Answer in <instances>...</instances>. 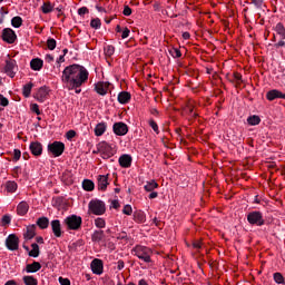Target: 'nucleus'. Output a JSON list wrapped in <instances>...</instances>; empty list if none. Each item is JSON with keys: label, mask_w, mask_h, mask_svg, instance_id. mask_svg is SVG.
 Segmentation results:
<instances>
[{"label": "nucleus", "mask_w": 285, "mask_h": 285, "mask_svg": "<svg viewBox=\"0 0 285 285\" xmlns=\"http://www.w3.org/2000/svg\"><path fill=\"white\" fill-rule=\"evenodd\" d=\"M30 68L31 70L39 71L43 68V60L39 58H35L30 61Z\"/></svg>", "instance_id": "nucleus-23"}, {"label": "nucleus", "mask_w": 285, "mask_h": 285, "mask_svg": "<svg viewBox=\"0 0 285 285\" xmlns=\"http://www.w3.org/2000/svg\"><path fill=\"white\" fill-rule=\"evenodd\" d=\"M112 130L118 137H124V135H128V125L125 122H116L112 126Z\"/></svg>", "instance_id": "nucleus-11"}, {"label": "nucleus", "mask_w": 285, "mask_h": 285, "mask_svg": "<svg viewBox=\"0 0 285 285\" xmlns=\"http://www.w3.org/2000/svg\"><path fill=\"white\" fill-rule=\"evenodd\" d=\"M169 55H171L174 59H179V57H181V50L177 48H171L169 49Z\"/></svg>", "instance_id": "nucleus-41"}, {"label": "nucleus", "mask_w": 285, "mask_h": 285, "mask_svg": "<svg viewBox=\"0 0 285 285\" xmlns=\"http://www.w3.org/2000/svg\"><path fill=\"white\" fill-rule=\"evenodd\" d=\"M247 222L252 226H264V224H266V220H264V214L258 210L249 212L247 214Z\"/></svg>", "instance_id": "nucleus-3"}, {"label": "nucleus", "mask_w": 285, "mask_h": 285, "mask_svg": "<svg viewBox=\"0 0 285 285\" xmlns=\"http://www.w3.org/2000/svg\"><path fill=\"white\" fill-rule=\"evenodd\" d=\"M247 124L249 126H259V124H262V118H259V116H257V115L249 116L247 118Z\"/></svg>", "instance_id": "nucleus-32"}, {"label": "nucleus", "mask_w": 285, "mask_h": 285, "mask_svg": "<svg viewBox=\"0 0 285 285\" xmlns=\"http://www.w3.org/2000/svg\"><path fill=\"white\" fill-rule=\"evenodd\" d=\"M118 101L119 104H128L130 101V92L121 91L118 95Z\"/></svg>", "instance_id": "nucleus-29"}, {"label": "nucleus", "mask_w": 285, "mask_h": 285, "mask_svg": "<svg viewBox=\"0 0 285 285\" xmlns=\"http://www.w3.org/2000/svg\"><path fill=\"white\" fill-rule=\"evenodd\" d=\"M96 10H98V12H106V9L100 6H96Z\"/></svg>", "instance_id": "nucleus-63"}, {"label": "nucleus", "mask_w": 285, "mask_h": 285, "mask_svg": "<svg viewBox=\"0 0 285 285\" xmlns=\"http://www.w3.org/2000/svg\"><path fill=\"white\" fill-rule=\"evenodd\" d=\"M105 53H106L107 57H112L115 55V47L107 46L105 48Z\"/></svg>", "instance_id": "nucleus-43"}, {"label": "nucleus", "mask_w": 285, "mask_h": 285, "mask_svg": "<svg viewBox=\"0 0 285 285\" xmlns=\"http://www.w3.org/2000/svg\"><path fill=\"white\" fill-rule=\"evenodd\" d=\"M4 285H17V281L14 279L8 281Z\"/></svg>", "instance_id": "nucleus-64"}, {"label": "nucleus", "mask_w": 285, "mask_h": 285, "mask_svg": "<svg viewBox=\"0 0 285 285\" xmlns=\"http://www.w3.org/2000/svg\"><path fill=\"white\" fill-rule=\"evenodd\" d=\"M6 190L7 193H17V189L19 188V185H17V183L14 180H8L6 183Z\"/></svg>", "instance_id": "nucleus-27"}, {"label": "nucleus", "mask_w": 285, "mask_h": 285, "mask_svg": "<svg viewBox=\"0 0 285 285\" xmlns=\"http://www.w3.org/2000/svg\"><path fill=\"white\" fill-rule=\"evenodd\" d=\"M234 78L236 79V81H242V73L234 72Z\"/></svg>", "instance_id": "nucleus-60"}, {"label": "nucleus", "mask_w": 285, "mask_h": 285, "mask_svg": "<svg viewBox=\"0 0 285 285\" xmlns=\"http://www.w3.org/2000/svg\"><path fill=\"white\" fill-rule=\"evenodd\" d=\"M8 104H9L8 98L3 97V95L0 94V106H3L6 108Z\"/></svg>", "instance_id": "nucleus-50"}, {"label": "nucleus", "mask_w": 285, "mask_h": 285, "mask_svg": "<svg viewBox=\"0 0 285 285\" xmlns=\"http://www.w3.org/2000/svg\"><path fill=\"white\" fill-rule=\"evenodd\" d=\"M41 10H42L43 14H50V12H52V10H55V7L50 2H45L41 7Z\"/></svg>", "instance_id": "nucleus-35"}, {"label": "nucleus", "mask_w": 285, "mask_h": 285, "mask_svg": "<svg viewBox=\"0 0 285 285\" xmlns=\"http://www.w3.org/2000/svg\"><path fill=\"white\" fill-rule=\"evenodd\" d=\"M29 257H39V245L33 243L31 244V250H29Z\"/></svg>", "instance_id": "nucleus-36"}, {"label": "nucleus", "mask_w": 285, "mask_h": 285, "mask_svg": "<svg viewBox=\"0 0 285 285\" xmlns=\"http://www.w3.org/2000/svg\"><path fill=\"white\" fill-rule=\"evenodd\" d=\"M28 210H30V205L28 202L22 200L17 206V213L20 215V217H23L24 215H28Z\"/></svg>", "instance_id": "nucleus-19"}, {"label": "nucleus", "mask_w": 285, "mask_h": 285, "mask_svg": "<svg viewBox=\"0 0 285 285\" xmlns=\"http://www.w3.org/2000/svg\"><path fill=\"white\" fill-rule=\"evenodd\" d=\"M65 224L69 230H79L81 228V217L77 215H71L65 218Z\"/></svg>", "instance_id": "nucleus-6"}, {"label": "nucleus", "mask_w": 285, "mask_h": 285, "mask_svg": "<svg viewBox=\"0 0 285 285\" xmlns=\"http://www.w3.org/2000/svg\"><path fill=\"white\" fill-rule=\"evenodd\" d=\"M284 40L285 39L281 38V40L277 43L274 45V48H284L285 47V41Z\"/></svg>", "instance_id": "nucleus-55"}, {"label": "nucleus", "mask_w": 285, "mask_h": 285, "mask_svg": "<svg viewBox=\"0 0 285 285\" xmlns=\"http://www.w3.org/2000/svg\"><path fill=\"white\" fill-rule=\"evenodd\" d=\"M122 13L125 17H130L132 14V9H130L128 6H125Z\"/></svg>", "instance_id": "nucleus-49"}, {"label": "nucleus", "mask_w": 285, "mask_h": 285, "mask_svg": "<svg viewBox=\"0 0 285 285\" xmlns=\"http://www.w3.org/2000/svg\"><path fill=\"white\" fill-rule=\"evenodd\" d=\"M108 188V175L98 176V190H106Z\"/></svg>", "instance_id": "nucleus-21"}, {"label": "nucleus", "mask_w": 285, "mask_h": 285, "mask_svg": "<svg viewBox=\"0 0 285 285\" xmlns=\"http://www.w3.org/2000/svg\"><path fill=\"white\" fill-rule=\"evenodd\" d=\"M47 48L49 50H55L57 48V40H55V38H49L47 40Z\"/></svg>", "instance_id": "nucleus-42"}, {"label": "nucleus", "mask_w": 285, "mask_h": 285, "mask_svg": "<svg viewBox=\"0 0 285 285\" xmlns=\"http://www.w3.org/2000/svg\"><path fill=\"white\" fill-rule=\"evenodd\" d=\"M37 235V226L29 225L27 226V232L24 233V239H32Z\"/></svg>", "instance_id": "nucleus-24"}, {"label": "nucleus", "mask_w": 285, "mask_h": 285, "mask_svg": "<svg viewBox=\"0 0 285 285\" xmlns=\"http://www.w3.org/2000/svg\"><path fill=\"white\" fill-rule=\"evenodd\" d=\"M273 277H274V282H275L276 284H283V285H285L284 275H282V273L276 272V273L273 274Z\"/></svg>", "instance_id": "nucleus-37"}, {"label": "nucleus", "mask_w": 285, "mask_h": 285, "mask_svg": "<svg viewBox=\"0 0 285 285\" xmlns=\"http://www.w3.org/2000/svg\"><path fill=\"white\" fill-rule=\"evenodd\" d=\"M121 168H130L132 166V157L128 154H124L118 159Z\"/></svg>", "instance_id": "nucleus-17"}, {"label": "nucleus", "mask_w": 285, "mask_h": 285, "mask_svg": "<svg viewBox=\"0 0 285 285\" xmlns=\"http://www.w3.org/2000/svg\"><path fill=\"white\" fill-rule=\"evenodd\" d=\"M48 150L53 157H61L66 150V145L61 141H53L48 145Z\"/></svg>", "instance_id": "nucleus-7"}, {"label": "nucleus", "mask_w": 285, "mask_h": 285, "mask_svg": "<svg viewBox=\"0 0 285 285\" xmlns=\"http://www.w3.org/2000/svg\"><path fill=\"white\" fill-rule=\"evenodd\" d=\"M59 284H61V285H70V279L63 278V277H59Z\"/></svg>", "instance_id": "nucleus-54"}, {"label": "nucleus", "mask_w": 285, "mask_h": 285, "mask_svg": "<svg viewBox=\"0 0 285 285\" xmlns=\"http://www.w3.org/2000/svg\"><path fill=\"white\" fill-rule=\"evenodd\" d=\"M90 72L81 65H70L62 71L61 81L63 88L67 90H75V88H81L82 83L88 81Z\"/></svg>", "instance_id": "nucleus-1"}, {"label": "nucleus", "mask_w": 285, "mask_h": 285, "mask_svg": "<svg viewBox=\"0 0 285 285\" xmlns=\"http://www.w3.org/2000/svg\"><path fill=\"white\" fill-rule=\"evenodd\" d=\"M90 27L94 28V30H99V28H101V19L99 18L91 19Z\"/></svg>", "instance_id": "nucleus-39"}, {"label": "nucleus", "mask_w": 285, "mask_h": 285, "mask_svg": "<svg viewBox=\"0 0 285 285\" xmlns=\"http://www.w3.org/2000/svg\"><path fill=\"white\" fill-rule=\"evenodd\" d=\"M66 137H67V139L70 141L71 139H75V137H77V131H75V130H69V131H67V134H66Z\"/></svg>", "instance_id": "nucleus-45"}, {"label": "nucleus", "mask_w": 285, "mask_h": 285, "mask_svg": "<svg viewBox=\"0 0 285 285\" xmlns=\"http://www.w3.org/2000/svg\"><path fill=\"white\" fill-rule=\"evenodd\" d=\"M51 230L55 237H61V222L59 219L51 222Z\"/></svg>", "instance_id": "nucleus-20"}, {"label": "nucleus", "mask_w": 285, "mask_h": 285, "mask_svg": "<svg viewBox=\"0 0 285 285\" xmlns=\"http://www.w3.org/2000/svg\"><path fill=\"white\" fill-rule=\"evenodd\" d=\"M11 26L13 28H21L23 26V19L19 16H16L11 19Z\"/></svg>", "instance_id": "nucleus-33"}, {"label": "nucleus", "mask_w": 285, "mask_h": 285, "mask_svg": "<svg viewBox=\"0 0 285 285\" xmlns=\"http://www.w3.org/2000/svg\"><path fill=\"white\" fill-rule=\"evenodd\" d=\"M98 153L102 159H110V157H114L116 151L115 148H112V145L101 141L98 144Z\"/></svg>", "instance_id": "nucleus-4"}, {"label": "nucleus", "mask_w": 285, "mask_h": 285, "mask_svg": "<svg viewBox=\"0 0 285 285\" xmlns=\"http://www.w3.org/2000/svg\"><path fill=\"white\" fill-rule=\"evenodd\" d=\"M193 246H194V248H196L197 250H199V248H202V242L196 240V242L193 243Z\"/></svg>", "instance_id": "nucleus-57"}, {"label": "nucleus", "mask_w": 285, "mask_h": 285, "mask_svg": "<svg viewBox=\"0 0 285 285\" xmlns=\"http://www.w3.org/2000/svg\"><path fill=\"white\" fill-rule=\"evenodd\" d=\"M32 111L36 112V115H41V111L39 110V105L37 104L32 105Z\"/></svg>", "instance_id": "nucleus-56"}, {"label": "nucleus", "mask_w": 285, "mask_h": 285, "mask_svg": "<svg viewBox=\"0 0 285 285\" xmlns=\"http://www.w3.org/2000/svg\"><path fill=\"white\" fill-rule=\"evenodd\" d=\"M130 37V29L125 28V30L121 33V39H128Z\"/></svg>", "instance_id": "nucleus-53"}, {"label": "nucleus", "mask_w": 285, "mask_h": 285, "mask_svg": "<svg viewBox=\"0 0 285 285\" xmlns=\"http://www.w3.org/2000/svg\"><path fill=\"white\" fill-rule=\"evenodd\" d=\"M35 98L37 101H40V104H43L46 99H48V88L47 87H40L38 91L36 92Z\"/></svg>", "instance_id": "nucleus-18"}, {"label": "nucleus", "mask_w": 285, "mask_h": 285, "mask_svg": "<svg viewBox=\"0 0 285 285\" xmlns=\"http://www.w3.org/2000/svg\"><path fill=\"white\" fill-rule=\"evenodd\" d=\"M21 159V150L14 149L13 150V161H19Z\"/></svg>", "instance_id": "nucleus-46"}, {"label": "nucleus", "mask_w": 285, "mask_h": 285, "mask_svg": "<svg viewBox=\"0 0 285 285\" xmlns=\"http://www.w3.org/2000/svg\"><path fill=\"white\" fill-rule=\"evenodd\" d=\"M33 86L35 85H32V82H29V83L23 86V89H22L23 97H26V98L30 97V94L32 92Z\"/></svg>", "instance_id": "nucleus-34"}, {"label": "nucleus", "mask_w": 285, "mask_h": 285, "mask_svg": "<svg viewBox=\"0 0 285 285\" xmlns=\"http://www.w3.org/2000/svg\"><path fill=\"white\" fill-rule=\"evenodd\" d=\"M6 246L9 250H18L19 249V237H17V235H14V234L9 235L6 240Z\"/></svg>", "instance_id": "nucleus-10"}, {"label": "nucleus", "mask_w": 285, "mask_h": 285, "mask_svg": "<svg viewBox=\"0 0 285 285\" xmlns=\"http://www.w3.org/2000/svg\"><path fill=\"white\" fill-rule=\"evenodd\" d=\"M124 215H132V207L130 205H126L122 209Z\"/></svg>", "instance_id": "nucleus-47"}, {"label": "nucleus", "mask_w": 285, "mask_h": 285, "mask_svg": "<svg viewBox=\"0 0 285 285\" xmlns=\"http://www.w3.org/2000/svg\"><path fill=\"white\" fill-rule=\"evenodd\" d=\"M2 39L6 43H14V41H17V33L14 30L6 28L2 30Z\"/></svg>", "instance_id": "nucleus-9"}, {"label": "nucleus", "mask_w": 285, "mask_h": 285, "mask_svg": "<svg viewBox=\"0 0 285 285\" xmlns=\"http://www.w3.org/2000/svg\"><path fill=\"white\" fill-rule=\"evenodd\" d=\"M90 215H104L106 213V203L100 199H91L88 204Z\"/></svg>", "instance_id": "nucleus-2"}, {"label": "nucleus", "mask_w": 285, "mask_h": 285, "mask_svg": "<svg viewBox=\"0 0 285 285\" xmlns=\"http://www.w3.org/2000/svg\"><path fill=\"white\" fill-rule=\"evenodd\" d=\"M24 285H39V281L35 276L26 275L22 277Z\"/></svg>", "instance_id": "nucleus-28"}, {"label": "nucleus", "mask_w": 285, "mask_h": 285, "mask_svg": "<svg viewBox=\"0 0 285 285\" xmlns=\"http://www.w3.org/2000/svg\"><path fill=\"white\" fill-rule=\"evenodd\" d=\"M82 188L87 190V193H91V190H95V183L90 179H85L82 181Z\"/></svg>", "instance_id": "nucleus-31"}, {"label": "nucleus", "mask_w": 285, "mask_h": 285, "mask_svg": "<svg viewBox=\"0 0 285 285\" xmlns=\"http://www.w3.org/2000/svg\"><path fill=\"white\" fill-rule=\"evenodd\" d=\"M37 226H39V228L43 230L48 228V226H50V220L48 219V217H40L37 220Z\"/></svg>", "instance_id": "nucleus-30"}, {"label": "nucleus", "mask_w": 285, "mask_h": 285, "mask_svg": "<svg viewBox=\"0 0 285 285\" xmlns=\"http://www.w3.org/2000/svg\"><path fill=\"white\" fill-rule=\"evenodd\" d=\"M146 193H149L147 195L148 199H157L159 197V193L155 191L157 188H159V184H157V180L151 179L146 181V185L144 186Z\"/></svg>", "instance_id": "nucleus-5"}, {"label": "nucleus", "mask_w": 285, "mask_h": 285, "mask_svg": "<svg viewBox=\"0 0 285 285\" xmlns=\"http://www.w3.org/2000/svg\"><path fill=\"white\" fill-rule=\"evenodd\" d=\"M96 228H106V219L98 217L95 219Z\"/></svg>", "instance_id": "nucleus-40"}, {"label": "nucleus", "mask_w": 285, "mask_h": 285, "mask_svg": "<svg viewBox=\"0 0 285 285\" xmlns=\"http://www.w3.org/2000/svg\"><path fill=\"white\" fill-rule=\"evenodd\" d=\"M66 56L62 55V56H59V58L57 59V63H63V61H66Z\"/></svg>", "instance_id": "nucleus-62"}, {"label": "nucleus", "mask_w": 285, "mask_h": 285, "mask_svg": "<svg viewBox=\"0 0 285 285\" xmlns=\"http://www.w3.org/2000/svg\"><path fill=\"white\" fill-rule=\"evenodd\" d=\"M252 3L255 6V8H262L264 6V0H252Z\"/></svg>", "instance_id": "nucleus-52"}, {"label": "nucleus", "mask_w": 285, "mask_h": 285, "mask_svg": "<svg viewBox=\"0 0 285 285\" xmlns=\"http://www.w3.org/2000/svg\"><path fill=\"white\" fill-rule=\"evenodd\" d=\"M29 150L35 157H41V155H43V145L39 141H32L29 146Z\"/></svg>", "instance_id": "nucleus-12"}, {"label": "nucleus", "mask_w": 285, "mask_h": 285, "mask_svg": "<svg viewBox=\"0 0 285 285\" xmlns=\"http://www.w3.org/2000/svg\"><path fill=\"white\" fill-rule=\"evenodd\" d=\"M1 222H2V225L6 226V225L10 224V222H12V218H10V216H8V215H4L1 219Z\"/></svg>", "instance_id": "nucleus-51"}, {"label": "nucleus", "mask_w": 285, "mask_h": 285, "mask_svg": "<svg viewBox=\"0 0 285 285\" xmlns=\"http://www.w3.org/2000/svg\"><path fill=\"white\" fill-rule=\"evenodd\" d=\"M150 115H154V117H157L159 115V111L156 108L149 109Z\"/></svg>", "instance_id": "nucleus-59"}, {"label": "nucleus", "mask_w": 285, "mask_h": 285, "mask_svg": "<svg viewBox=\"0 0 285 285\" xmlns=\"http://www.w3.org/2000/svg\"><path fill=\"white\" fill-rule=\"evenodd\" d=\"M110 88V83L99 81L95 85V90L98 95H101V97L108 95V89Z\"/></svg>", "instance_id": "nucleus-13"}, {"label": "nucleus", "mask_w": 285, "mask_h": 285, "mask_svg": "<svg viewBox=\"0 0 285 285\" xmlns=\"http://www.w3.org/2000/svg\"><path fill=\"white\" fill-rule=\"evenodd\" d=\"M91 271L95 275H101V273H104V262L99 258H95L91 262Z\"/></svg>", "instance_id": "nucleus-15"}, {"label": "nucleus", "mask_w": 285, "mask_h": 285, "mask_svg": "<svg viewBox=\"0 0 285 285\" xmlns=\"http://www.w3.org/2000/svg\"><path fill=\"white\" fill-rule=\"evenodd\" d=\"M102 235H104V232H95L94 235H92V240L94 242H100Z\"/></svg>", "instance_id": "nucleus-44"}, {"label": "nucleus", "mask_w": 285, "mask_h": 285, "mask_svg": "<svg viewBox=\"0 0 285 285\" xmlns=\"http://www.w3.org/2000/svg\"><path fill=\"white\" fill-rule=\"evenodd\" d=\"M266 99L268 101H275V99H285V94H283L282 91H279L277 89H272V90L267 91Z\"/></svg>", "instance_id": "nucleus-16"}, {"label": "nucleus", "mask_w": 285, "mask_h": 285, "mask_svg": "<svg viewBox=\"0 0 285 285\" xmlns=\"http://www.w3.org/2000/svg\"><path fill=\"white\" fill-rule=\"evenodd\" d=\"M111 206H112V208H116V209L119 208V206H120L119 200H112Z\"/></svg>", "instance_id": "nucleus-61"}, {"label": "nucleus", "mask_w": 285, "mask_h": 285, "mask_svg": "<svg viewBox=\"0 0 285 285\" xmlns=\"http://www.w3.org/2000/svg\"><path fill=\"white\" fill-rule=\"evenodd\" d=\"M19 70V67L17 66V60L14 59H7L4 65V73L10 77L11 79H14V76L17 75V71Z\"/></svg>", "instance_id": "nucleus-8"}, {"label": "nucleus", "mask_w": 285, "mask_h": 285, "mask_svg": "<svg viewBox=\"0 0 285 285\" xmlns=\"http://www.w3.org/2000/svg\"><path fill=\"white\" fill-rule=\"evenodd\" d=\"M106 128H108V126L106 125V122H99V124L95 127V135H96V137H101V135H104V132H106Z\"/></svg>", "instance_id": "nucleus-26"}, {"label": "nucleus", "mask_w": 285, "mask_h": 285, "mask_svg": "<svg viewBox=\"0 0 285 285\" xmlns=\"http://www.w3.org/2000/svg\"><path fill=\"white\" fill-rule=\"evenodd\" d=\"M187 112H188V115H191V117H197V114L194 112L193 107H187Z\"/></svg>", "instance_id": "nucleus-58"}, {"label": "nucleus", "mask_w": 285, "mask_h": 285, "mask_svg": "<svg viewBox=\"0 0 285 285\" xmlns=\"http://www.w3.org/2000/svg\"><path fill=\"white\" fill-rule=\"evenodd\" d=\"M153 249L144 247L145 268H153Z\"/></svg>", "instance_id": "nucleus-14"}, {"label": "nucleus", "mask_w": 285, "mask_h": 285, "mask_svg": "<svg viewBox=\"0 0 285 285\" xmlns=\"http://www.w3.org/2000/svg\"><path fill=\"white\" fill-rule=\"evenodd\" d=\"M273 30L278 35L281 39H285V27L284 23L278 22L276 26L273 28Z\"/></svg>", "instance_id": "nucleus-25"}, {"label": "nucleus", "mask_w": 285, "mask_h": 285, "mask_svg": "<svg viewBox=\"0 0 285 285\" xmlns=\"http://www.w3.org/2000/svg\"><path fill=\"white\" fill-rule=\"evenodd\" d=\"M88 12H89L88 7H82L78 9V14L80 17H83V14H88Z\"/></svg>", "instance_id": "nucleus-48"}, {"label": "nucleus", "mask_w": 285, "mask_h": 285, "mask_svg": "<svg viewBox=\"0 0 285 285\" xmlns=\"http://www.w3.org/2000/svg\"><path fill=\"white\" fill-rule=\"evenodd\" d=\"M24 271L26 273H38V271H41V263L33 262L32 264H28Z\"/></svg>", "instance_id": "nucleus-22"}, {"label": "nucleus", "mask_w": 285, "mask_h": 285, "mask_svg": "<svg viewBox=\"0 0 285 285\" xmlns=\"http://www.w3.org/2000/svg\"><path fill=\"white\" fill-rule=\"evenodd\" d=\"M147 124L150 126V128H153L156 135H159V125H157V121H155V119L150 118L149 120H147Z\"/></svg>", "instance_id": "nucleus-38"}]
</instances>
